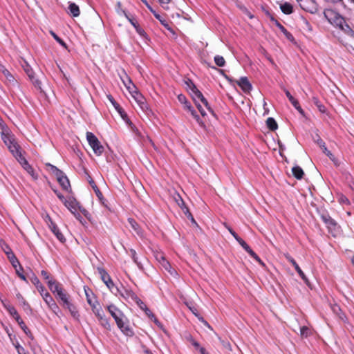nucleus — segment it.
<instances>
[{
  "instance_id": "5fc2aeb1",
  "label": "nucleus",
  "mask_w": 354,
  "mask_h": 354,
  "mask_svg": "<svg viewBox=\"0 0 354 354\" xmlns=\"http://www.w3.org/2000/svg\"><path fill=\"white\" fill-rule=\"evenodd\" d=\"M174 200H175L176 203H177V205L183 204V200L178 194H176L174 196Z\"/></svg>"
},
{
  "instance_id": "13d9d810",
  "label": "nucleus",
  "mask_w": 354,
  "mask_h": 354,
  "mask_svg": "<svg viewBox=\"0 0 354 354\" xmlns=\"http://www.w3.org/2000/svg\"><path fill=\"white\" fill-rule=\"evenodd\" d=\"M41 276H42L45 279H46V280H48V281L50 279V274H49V273H48L47 271H46V270H41Z\"/></svg>"
},
{
  "instance_id": "e433bc0d",
  "label": "nucleus",
  "mask_w": 354,
  "mask_h": 354,
  "mask_svg": "<svg viewBox=\"0 0 354 354\" xmlns=\"http://www.w3.org/2000/svg\"><path fill=\"white\" fill-rule=\"evenodd\" d=\"M0 246L3 251L6 253V254L8 256L10 255V254L12 253V251L11 248L9 247V245L3 240L0 241Z\"/></svg>"
},
{
  "instance_id": "a19ab883",
  "label": "nucleus",
  "mask_w": 354,
  "mask_h": 354,
  "mask_svg": "<svg viewBox=\"0 0 354 354\" xmlns=\"http://www.w3.org/2000/svg\"><path fill=\"white\" fill-rule=\"evenodd\" d=\"M99 321L100 322V324L106 329L111 330V324L107 319V318L105 317V316L102 317V318L99 319Z\"/></svg>"
},
{
  "instance_id": "49530a36",
  "label": "nucleus",
  "mask_w": 354,
  "mask_h": 354,
  "mask_svg": "<svg viewBox=\"0 0 354 354\" xmlns=\"http://www.w3.org/2000/svg\"><path fill=\"white\" fill-rule=\"evenodd\" d=\"M118 113L125 121L127 124H128L131 128L133 127V124L128 118L127 112H118Z\"/></svg>"
},
{
  "instance_id": "412c9836",
  "label": "nucleus",
  "mask_w": 354,
  "mask_h": 354,
  "mask_svg": "<svg viewBox=\"0 0 354 354\" xmlns=\"http://www.w3.org/2000/svg\"><path fill=\"white\" fill-rule=\"evenodd\" d=\"M178 102L183 104V109H187L189 111H192V106L191 102L187 101L186 97L184 95H178Z\"/></svg>"
},
{
  "instance_id": "bf43d9fd",
  "label": "nucleus",
  "mask_w": 354,
  "mask_h": 354,
  "mask_svg": "<svg viewBox=\"0 0 354 354\" xmlns=\"http://www.w3.org/2000/svg\"><path fill=\"white\" fill-rule=\"evenodd\" d=\"M182 211L187 216V218L192 217V214L190 213L187 207H183Z\"/></svg>"
},
{
  "instance_id": "6e6552de",
  "label": "nucleus",
  "mask_w": 354,
  "mask_h": 354,
  "mask_svg": "<svg viewBox=\"0 0 354 354\" xmlns=\"http://www.w3.org/2000/svg\"><path fill=\"white\" fill-rule=\"evenodd\" d=\"M65 206L73 213L75 217L80 220L82 218L81 215L77 212L78 207V203L76 201L75 199L73 198H69L68 199H66L64 202Z\"/></svg>"
},
{
  "instance_id": "cd10ccee",
  "label": "nucleus",
  "mask_w": 354,
  "mask_h": 354,
  "mask_svg": "<svg viewBox=\"0 0 354 354\" xmlns=\"http://www.w3.org/2000/svg\"><path fill=\"white\" fill-rule=\"evenodd\" d=\"M280 8H281V11L286 15H290L293 11V8H292V5L287 2L281 4Z\"/></svg>"
},
{
  "instance_id": "2f4dec72",
  "label": "nucleus",
  "mask_w": 354,
  "mask_h": 354,
  "mask_svg": "<svg viewBox=\"0 0 354 354\" xmlns=\"http://www.w3.org/2000/svg\"><path fill=\"white\" fill-rule=\"evenodd\" d=\"M191 115L196 120V122L200 124H203V121L201 120V115L203 118H205L206 116V112H190Z\"/></svg>"
},
{
  "instance_id": "4468645a",
  "label": "nucleus",
  "mask_w": 354,
  "mask_h": 354,
  "mask_svg": "<svg viewBox=\"0 0 354 354\" xmlns=\"http://www.w3.org/2000/svg\"><path fill=\"white\" fill-rule=\"evenodd\" d=\"M239 244L250 254L251 257L255 259L262 266H265L264 263L261 260L259 256L250 248V247L244 241H241V243Z\"/></svg>"
},
{
  "instance_id": "4d7b16f0",
  "label": "nucleus",
  "mask_w": 354,
  "mask_h": 354,
  "mask_svg": "<svg viewBox=\"0 0 354 354\" xmlns=\"http://www.w3.org/2000/svg\"><path fill=\"white\" fill-rule=\"evenodd\" d=\"M343 22H344V19L342 17H341L340 16L336 17V23L337 25H339V26L341 27L342 29H343V27H342Z\"/></svg>"
},
{
  "instance_id": "e2e57ef3",
  "label": "nucleus",
  "mask_w": 354,
  "mask_h": 354,
  "mask_svg": "<svg viewBox=\"0 0 354 354\" xmlns=\"http://www.w3.org/2000/svg\"><path fill=\"white\" fill-rule=\"evenodd\" d=\"M54 192L56 194V195L57 196V197L60 199V201L62 202H64V201L66 200V198H64V196L61 194L59 193V192H57V190H54Z\"/></svg>"
},
{
  "instance_id": "2eb2a0df",
  "label": "nucleus",
  "mask_w": 354,
  "mask_h": 354,
  "mask_svg": "<svg viewBox=\"0 0 354 354\" xmlns=\"http://www.w3.org/2000/svg\"><path fill=\"white\" fill-rule=\"evenodd\" d=\"M0 72L2 73V74L6 77V80L11 84L12 85L17 84V81L15 80V77L12 75V74L3 66V64H0Z\"/></svg>"
},
{
  "instance_id": "0eeeda50",
  "label": "nucleus",
  "mask_w": 354,
  "mask_h": 354,
  "mask_svg": "<svg viewBox=\"0 0 354 354\" xmlns=\"http://www.w3.org/2000/svg\"><path fill=\"white\" fill-rule=\"evenodd\" d=\"M156 259L160 263L161 266L168 271L171 274H175L176 271L171 269V266L169 262L165 259L164 254L162 252L155 253Z\"/></svg>"
},
{
  "instance_id": "37998d69",
  "label": "nucleus",
  "mask_w": 354,
  "mask_h": 354,
  "mask_svg": "<svg viewBox=\"0 0 354 354\" xmlns=\"http://www.w3.org/2000/svg\"><path fill=\"white\" fill-rule=\"evenodd\" d=\"M214 62L215 64L220 67L224 66L225 64V61L223 57L220 55H216L214 57Z\"/></svg>"
},
{
  "instance_id": "9d476101",
  "label": "nucleus",
  "mask_w": 354,
  "mask_h": 354,
  "mask_svg": "<svg viewBox=\"0 0 354 354\" xmlns=\"http://www.w3.org/2000/svg\"><path fill=\"white\" fill-rule=\"evenodd\" d=\"M19 163L21 165V167L24 168V170L27 171V173L32 177V178L34 180H36L38 179V174L34 169L32 167L31 165H29L27 160L25 157L23 158H21L20 160L18 161Z\"/></svg>"
},
{
  "instance_id": "79ce46f5",
  "label": "nucleus",
  "mask_w": 354,
  "mask_h": 354,
  "mask_svg": "<svg viewBox=\"0 0 354 354\" xmlns=\"http://www.w3.org/2000/svg\"><path fill=\"white\" fill-rule=\"evenodd\" d=\"M42 297L48 306H50L55 301L53 298L47 291L44 292V296H42Z\"/></svg>"
},
{
  "instance_id": "6ab92c4d",
  "label": "nucleus",
  "mask_w": 354,
  "mask_h": 354,
  "mask_svg": "<svg viewBox=\"0 0 354 354\" xmlns=\"http://www.w3.org/2000/svg\"><path fill=\"white\" fill-rule=\"evenodd\" d=\"M318 144L320 146V147L323 149V151L324 153L333 161L335 162V164L337 165V162H336V158L334 156V155L329 151L328 150V149L326 148V145H325V143L322 140V139H319L318 140Z\"/></svg>"
},
{
  "instance_id": "f257e3e1",
  "label": "nucleus",
  "mask_w": 354,
  "mask_h": 354,
  "mask_svg": "<svg viewBox=\"0 0 354 354\" xmlns=\"http://www.w3.org/2000/svg\"><path fill=\"white\" fill-rule=\"evenodd\" d=\"M107 310L115 319V323L121 332L127 336H133L134 334L133 331L129 326L127 319L122 312L113 304L108 306Z\"/></svg>"
},
{
  "instance_id": "39448f33",
  "label": "nucleus",
  "mask_w": 354,
  "mask_h": 354,
  "mask_svg": "<svg viewBox=\"0 0 354 354\" xmlns=\"http://www.w3.org/2000/svg\"><path fill=\"white\" fill-rule=\"evenodd\" d=\"M300 7L311 14H315L319 10V6L315 0H297Z\"/></svg>"
},
{
  "instance_id": "7c9ffc66",
  "label": "nucleus",
  "mask_w": 354,
  "mask_h": 354,
  "mask_svg": "<svg viewBox=\"0 0 354 354\" xmlns=\"http://www.w3.org/2000/svg\"><path fill=\"white\" fill-rule=\"evenodd\" d=\"M51 229L53 232L54 233V234L56 236L59 241H60L61 242H64L65 241L64 235L62 234V232L59 231V230L55 225H53Z\"/></svg>"
},
{
  "instance_id": "c9c22d12",
  "label": "nucleus",
  "mask_w": 354,
  "mask_h": 354,
  "mask_svg": "<svg viewBox=\"0 0 354 354\" xmlns=\"http://www.w3.org/2000/svg\"><path fill=\"white\" fill-rule=\"evenodd\" d=\"M124 79L122 78V80L129 91H131L132 88H135L133 84L132 83L131 79L128 77V75L124 73Z\"/></svg>"
},
{
  "instance_id": "4be33fe9",
  "label": "nucleus",
  "mask_w": 354,
  "mask_h": 354,
  "mask_svg": "<svg viewBox=\"0 0 354 354\" xmlns=\"http://www.w3.org/2000/svg\"><path fill=\"white\" fill-rule=\"evenodd\" d=\"M68 10L70 14L74 17H78L80 14L79 6L75 3H69Z\"/></svg>"
},
{
  "instance_id": "774afa93",
  "label": "nucleus",
  "mask_w": 354,
  "mask_h": 354,
  "mask_svg": "<svg viewBox=\"0 0 354 354\" xmlns=\"http://www.w3.org/2000/svg\"><path fill=\"white\" fill-rule=\"evenodd\" d=\"M337 15L335 13H334L332 10H328L324 12V15L326 18H328L329 15Z\"/></svg>"
},
{
  "instance_id": "0e129e2a",
  "label": "nucleus",
  "mask_w": 354,
  "mask_h": 354,
  "mask_svg": "<svg viewBox=\"0 0 354 354\" xmlns=\"http://www.w3.org/2000/svg\"><path fill=\"white\" fill-rule=\"evenodd\" d=\"M53 312H56L57 310L59 309L58 306L54 301L50 306H48Z\"/></svg>"
},
{
  "instance_id": "8fccbe9b",
  "label": "nucleus",
  "mask_w": 354,
  "mask_h": 354,
  "mask_svg": "<svg viewBox=\"0 0 354 354\" xmlns=\"http://www.w3.org/2000/svg\"><path fill=\"white\" fill-rule=\"evenodd\" d=\"M15 348L18 354H29L19 343L15 344Z\"/></svg>"
},
{
  "instance_id": "09e8293b",
  "label": "nucleus",
  "mask_w": 354,
  "mask_h": 354,
  "mask_svg": "<svg viewBox=\"0 0 354 354\" xmlns=\"http://www.w3.org/2000/svg\"><path fill=\"white\" fill-rule=\"evenodd\" d=\"M134 302L136 303V304L140 307V308L144 311L145 309L147 308V306H146V304L138 297Z\"/></svg>"
},
{
  "instance_id": "6e6d98bb",
  "label": "nucleus",
  "mask_w": 354,
  "mask_h": 354,
  "mask_svg": "<svg viewBox=\"0 0 354 354\" xmlns=\"http://www.w3.org/2000/svg\"><path fill=\"white\" fill-rule=\"evenodd\" d=\"M339 201L342 204H349L348 199L344 196H341L339 198Z\"/></svg>"
},
{
  "instance_id": "de8ad7c7",
  "label": "nucleus",
  "mask_w": 354,
  "mask_h": 354,
  "mask_svg": "<svg viewBox=\"0 0 354 354\" xmlns=\"http://www.w3.org/2000/svg\"><path fill=\"white\" fill-rule=\"evenodd\" d=\"M52 36L54 37V39L61 45L63 47L66 48V43L61 39L59 38L55 32H50Z\"/></svg>"
},
{
  "instance_id": "423d86ee",
  "label": "nucleus",
  "mask_w": 354,
  "mask_h": 354,
  "mask_svg": "<svg viewBox=\"0 0 354 354\" xmlns=\"http://www.w3.org/2000/svg\"><path fill=\"white\" fill-rule=\"evenodd\" d=\"M97 271L102 280L106 285L108 288L112 292H115V288L113 281L111 280L109 274L105 271V270L102 268H97Z\"/></svg>"
},
{
  "instance_id": "f3484780",
  "label": "nucleus",
  "mask_w": 354,
  "mask_h": 354,
  "mask_svg": "<svg viewBox=\"0 0 354 354\" xmlns=\"http://www.w3.org/2000/svg\"><path fill=\"white\" fill-rule=\"evenodd\" d=\"M48 286L50 291L56 295L59 292V290H63L61 284L55 280L50 279L47 281Z\"/></svg>"
},
{
  "instance_id": "dca6fc26",
  "label": "nucleus",
  "mask_w": 354,
  "mask_h": 354,
  "mask_svg": "<svg viewBox=\"0 0 354 354\" xmlns=\"http://www.w3.org/2000/svg\"><path fill=\"white\" fill-rule=\"evenodd\" d=\"M271 20L274 22L277 27L281 30V32L285 35L286 39L290 41H295V38L277 20L274 19L273 17H271Z\"/></svg>"
},
{
  "instance_id": "864d4df0",
  "label": "nucleus",
  "mask_w": 354,
  "mask_h": 354,
  "mask_svg": "<svg viewBox=\"0 0 354 354\" xmlns=\"http://www.w3.org/2000/svg\"><path fill=\"white\" fill-rule=\"evenodd\" d=\"M108 99H109V102L113 104V107H114L116 110L119 111V110H118V109H119V104H118L115 101V100L113 99V97H111V95H109V96H108Z\"/></svg>"
},
{
  "instance_id": "338daca9",
  "label": "nucleus",
  "mask_w": 354,
  "mask_h": 354,
  "mask_svg": "<svg viewBox=\"0 0 354 354\" xmlns=\"http://www.w3.org/2000/svg\"><path fill=\"white\" fill-rule=\"evenodd\" d=\"M71 314L75 319H78L80 316L77 309H75V310H71Z\"/></svg>"
},
{
  "instance_id": "9b49d317",
  "label": "nucleus",
  "mask_w": 354,
  "mask_h": 354,
  "mask_svg": "<svg viewBox=\"0 0 354 354\" xmlns=\"http://www.w3.org/2000/svg\"><path fill=\"white\" fill-rule=\"evenodd\" d=\"M285 257L286 258V259L292 263V265L294 266V268H295L296 271L297 272V273L299 274V275L301 277V278L304 280V281L305 282V283L307 285V286H309V281L308 279V278L306 277V276L305 275V274L304 273V272L301 270V269L300 268V267L299 266V265L297 263V262L295 261V260L290 256L288 254H285Z\"/></svg>"
},
{
  "instance_id": "680f3d73",
  "label": "nucleus",
  "mask_w": 354,
  "mask_h": 354,
  "mask_svg": "<svg viewBox=\"0 0 354 354\" xmlns=\"http://www.w3.org/2000/svg\"><path fill=\"white\" fill-rule=\"evenodd\" d=\"M64 306L68 309L70 313L71 312V310H75L76 309V308L71 303H70V301L68 302V304H66Z\"/></svg>"
},
{
  "instance_id": "603ef678",
  "label": "nucleus",
  "mask_w": 354,
  "mask_h": 354,
  "mask_svg": "<svg viewBox=\"0 0 354 354\" xmlns=\"http://www.w3.org/2000/svg\"><path fill=\"white\" fill-rule=\"evenodd\" d=\"M16 297L18 299V300L24 306H27L28 308H29V306L28 304L26 302L24 298L22 297V295L20 294V293H17L16 295Z\"/></svg>"
},
{
  "instance_id": "69168bd1",
  "label": "nucleus",
  "mask_w": 354,
  "mask_h": 354,
  "mask_svg": "<svg viewBox=\"0 0 354 354\" xmlns=\"http://www.w3.org/2000/svg\"><path fill=\"white\" fill-rule=\"evenodd\" d=\"M190 342L195 348H198L200 347V344H198V342L195 341L192 337H190Z\"/></svg>"
},
{
  "instance_id": "a211bd4d",
  "label": "nucleus",
  "mask_w": 354,
  "mask_h": 354,
  "mask_svg": "<svg viewBox=\"0 0 354 354\" xmlns=\"http://www.w3.org/2000/svg\"><path fill=\"white\" fill-rule=\"evenodd\" d=\"M237 84L245 92H249L252 89V85L245 77H241Z\"/></svg>"
},
{
  "instance_id": "3c124183",
  "label": "nucleus",
  "mask_w": 354,
  "mask_h": 354,
  "mask_svg": "<svg viewBox=\"0 0 354 354\" xmlns=\"http://www.w3.org/2000/svg\"><path fill=\"white\" fill-rule=\"evenodd\" d=\"M301 335L303 337H308L309 335V328L306 326H303L300 329Z\"/></svg>"
},
{
  "instance_id": "72a5a7b5",
  "label": "nucleus",
  "mask_w": 354,
  "mask_h": 354,
  "mask_svg": "<svg viewBox=\"0 0 354 354\" xmlns=\"http://www.w3.org/2000/svg\"><path fill=\"white\" fill-rule=\"evenodd\" d=\"M7 257L10 260L11 264L15 269H17V266H19L20 269H21L19 262L13 252L12 254H10V255L8 256Z\"/></svg>"
},
{
  "instance_id": "f8f14e48",
  "label": "nucleus",
  "mask_w": 354,
  "mask_h": 354,
  "mask_svg": "<svg viewBox=\"0 0 354 354\" xmlns=\"http://www.w3.org/2000/svg\"><path fill=\"white\" fill-rule=\"evenodd\" d=\"M322 218L331 233L337 232L339 226L329 215H322Z\"/></svg>"
},
{
  "instance_id": "a878e982",
  "label": "nucleus",
  "mask_w": 354,
  "mask_h": 354,
  "mask_svg": "<svg viewBox=\"0 0 354 354\" xmlns=\"http://www.w3.org/2000/svg\"><path fill=\"white\" fill-rule=\"evenodd\" d=\"M57 181L64 190L68 191L71 189L70 182L66 176L57 180Z\"/></svg>"
},
{
  "instance_id": "7ed1b4c3",
  "label": "nucleus",
  "mask_w": 354,
  "mask_h": 354,
  "mask_svg": "<svg viewBox=\"0 0 354 354\" xmlns=\"http://www.w3.org/2000/svg\"><path fill=\"white\" fill-rule=\"evenodd\" d=\"M186 84H187L189 89L192 100L194 102L198 111H203V108H206L207 109L209 110L210 106H209L207 100L205 98L202 93L194 84V83L191 80H188V81L186 82Z\"/></svg>"
},
{
  "instance_id": "c85d7f7f",
  "label": "nucleus",
  "mask_w": 354,
  "mask_h": 354,
  "mask_svg": "<svg viewBox=\"0 0 354 354\" xmlns=\"http://www.w3.org/2000/svg\"><path fill=\"white\" fill-rule=\"evenodd\" d=\"M56 296L62 301L64 306L68 304L69 301L68 295L64 290H59V292Z\"/></svg>"
},
{
  "instance_id": "c756f323",
  "label": "nucleus",
  "mask_w": 354,
  "mask_h": 354,
  "mask_svg": "<svg viewBox=\"0 0 354 354\" xmlns=\"http://www.w3.org/2000/svg\"><path fill=\"white\" fill-rule=\"evenodd\" d=\"M266 125L268 128L271 131H275L278 128V124L273 118H268L266 120Z\"/></svg>"
},
{
  "instance_id": "a18cd8bd",
  "label": "nucleus",
  "mask_w": 354,
  "mask_h": 354,
  "mask_svg": "<svg viewBox=\"0 0 354 354\" xmlns=\"http://www.w3.org/2000/svg\"><path fill=\"white\" fill-rule=\"evenodd\" d=\"M145 313L151 320L153 321L154 323H156L157 325L160 324V322L157 318L148 308L145 310Z\"/></svg>"
},
{
  "instance_id": "393cba45",
  "label": "nucleus",
  "mask_w": 354,
  "mask_h": 354,
  "mask_svg": "<svg viewBox=\"0 0 354 354\" xmlns=\"http://www.w3.org/2000/svg\"><path fill=\"white\" fill-rule=\"evenodd\" d=\"M285 93L289 101L293 105L295 109H296L297 111H302L299 104L298 101L290 94V93L288 91H286Z\"/></svg>"
},
{
  "instance_id": "58836bf2",
  "label": "nucleus",
  "mask_w": 354,
  "mask_h": 354,
  "mask_svg": "<svg viewBox=\"0 0 354 354\" xmlns=\"http://www.w3.org/2000/svg\"><path fill=\"white\" fill-rule=\"evenodd\" d=\"M8 313L15 318L17 322H19L21 319V318L20 317L19 315L18 314L17 311L16 310L14 306L9 307Z\"/></svg>"
},
{
  "instance_id": "052dcab7",
  "label": "nucleus",
  "mask_w": 354,
  "mask_h": 354,
  "mask_svg": "<svg viewBox=\"0 0 354 354\" xmlns=\"http://www.w3.org/2000/svg\"><path fill=\"white\" fill-rule=\"evenodd\" d=\"M86 292V299H87V302L88 303V304L92 307L93 305H95V304L93 302V300L91 298L90 295H88V293L85 290Z\"/></svg>"
},
{
  "instance_id": "ddd939ff",
  "label": "nucleus",
  "mask_w": 354,
  "mask_h": 354,
  "mask_svg": "<svg viewBox=\"0 0 354 354\" xmlns=\"http://www.w3.org/2000/svg\"><path fill=\"white\" fill-rule=\"evenodd\" d=\"M23 68H24L26 73L28 75L29 78L31 80V81L34 84V85L38 88H40L41 82L35 78L34 72H33L32 69L31 68V67L30 66V65L28 63L25 62V64L23 65Z\"/></svg>"
},
{
  "instance_id": "bb28decb",
  "label": "nucleus",
  "mask_w": 354,
  "mask_h": 354,
  "mask_svg": "<svg viewBox=\"0 0 354 354\" xmlns=\"http://www.w3.org/2000/svg\"><path fill=\"white\" fill-rule=\"evenodd\" d=\"M128 223H129L131 228L137 233V234L142 235V232L140 228V226L133 218H129Z\"/></svg>"
},
{
  "instance_id": "aec40b11",
  "label": "nucleus",
  "mask_w": 354,
  "mask_h": 354,
  "mask_svg": "<svg viewBox=\"0 0 354 354\" xmlns=\"http://www.w3.org/2000/svg\"><path fill=\"white\" fill-rule=\"evenodd\" d=\"M31 282L36 286L40 295L44 296V294L46 290H45L44 286L40 283L39 279L34 274L31 278Z\"/></svg>"
},
{
  "instance_id": "4c0bfd02",
  "label": "nucleus",
  "mask_w": 354,
  "mask_h": 354,
  "mask_svg": "<svg viewBox=\"0 0 354 354\" xmlns=\"http://www.w3.org/2000/svg\"><path fill=\"white\" fill-rule=\"evenodd\" d=\"M129 254L131 256V257L132 258V259L134 261V263L139 268H140L141 267V263L138 261V256H137V253H136V250H133V249H130L129 251Z\"/></svg>"
},
{
  "instance_id": "f03ea898",
  "label": "nucleus",
  "mask_w": 354,
  "mask_h": 354,
  "mask_svg": "<svg viewBox=\"0 0 354 354\" xmlns=\"http://www.w3.org/2000/svg\"><path fill=\"white\" fill-rule=\"evenodd\" d=\"M1 139L5 145L8 147L10 152L16 158L17 161L24 157L21 147L16 142L15 138L12 134H10L8 129L3 128L1 132Z\"/></svg>"
},
{
  "instance_id": "5701e85b",
  "label": "nucleus",
  "mask_w": 354,
  "mask_h": 354,
  "mask_svg": "<svg viewBox=\"0 0 354 354\" xmlns=\"http://www.w3.org/2000/svg\"><path fill=\"white\" fill-rule=\"evenodd\" d=\"M47 166L49 167L50 168V170L51 171L55 174V176H56L57 178V180H59L61 178H63L64 176H65L66 175L64 174V173L61 171L60 169H59L57 167H56L55 166L51 165V164H47Z\"/></svg>"
},
{
  "instance_id": "c03bdc74",
  "label": "nucleus",
  "mask_w": 354,
  "mask_h": 354,
  "mask_svg": "<svg viewBox=\"0 0 354 354\" xmlns=\"http://www.w3.org/2000/svg\"><path fill=\"white\" fill-rule=\"evenodd\" d=\"M301 26L304 30H307L309 32H310L312 30L311 25L305 18H301Z\"/></svg>"
},
{
  "instance_id": "f704fd0d",
  "label": "nucleus",
  "mask_w": 354,
  "mask_h": 354,
  "mask_svg": "<svg viewBox=\"0 0 354 354\" xmlns=\"http://www.w3.org/2000/svg\"><path fill=\"white\" fill-rule=\"evenodd\" d=\"M136 101L138 102V104L140 105V108L144 111L145 109H147V104L145 102V98L141 95L138 94V97H136Z\"/></svg>"
},
{
  "instance_id": "1a4fd4ad",
  "label": "nucleus",
  "mask_w": 354,
  "mask_h": 354,
  "mask_svg": "<svg viewBox=\"0 0 354 354\" xmlns=\"http://www.w3.org/2000/svg\"><path fill=\"white\" fill-rule=\"evenodd\" d=\"M115 293H119L121 297H122L124 299L128 301H135L138 296L133 292L131 290L122 288L120 290L118 288H115Z\"/></svg>"
},
{
  "instance_id": "473e14b6",
  "label": "nucleus",
  "mask_w": 354,
  "mask_h": 354,
  "mask_svg": "<svg viewBox=\"0 0 354 354\" xmlns=\"http://www.w3.org/2000/svg\"><path fill=\"white\" fill-rule=\"evenodd\" d=\"M17 323L20 326L21 328L24 330V332L26 334V335L28 336L31 339H33L32 334L31 331L29 330V328L26 326L24 321L22 319H21Z\"/></svg>"
},
{
  "instance_id": "b1692460",
  "label": "nucleus",
  "mask_w": 354,
  "mask_h": 354,
  "mask_svg": "<svg viewBox=\"0 0 354 354\" xmlns=\"http://www.w3.org/2000/svg\"><path fill=\"white\" fill-rule=\"evenodd\" d=\"M292 173L295 178L300 180L303 178L304 172L303 169L299 166H295L292 169Z\"/></svg>"
},
{
  "instance_id": "ea45409f",
  "label": "nucleus",
  "mask_w": 354,
  "mask_h": 354,
  "mask_svg": "<svg viewBox=\"0 0 354 354\" xmlns=\"http://www.w3.org/2000/svg\"><path fill=\"white\" fill-rule=\"evenodd\" d=\"M92 310L98 319L104 316V312L101 308H97L95 305H93L92 306Z\"/></svg>"
},
{
  "instance_id": "20e7f679",
  "label": "nucleus",
  "mask_w": 354,
  "mask_h": 354,
  "mask_svg": "<svg viewBox=\"0 0 354 354\" xmlns=\"http://www.w3.org/2000/svg\"><path fill=\"white\" fill-rule=\"evenodd\" d=\"M86 139L89 145L93 149L94 153L97 156H100L104 151V147L100 144L97 138L91 132L86 133Z\"/></svg>"
}]
</instances>
